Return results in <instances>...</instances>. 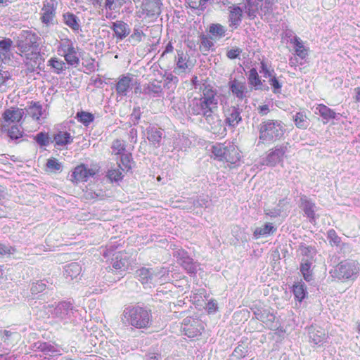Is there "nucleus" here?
Wrapping results in <instances>:
<instances>
[{
  "mask_svg": "<svg viewBox=\"0 0 360 360\" xmlns=\"http://www.w3.org/2000/svg\"><path fill=\"white\" fill-rule=\"evenodd\" d=\"M262 2L261 9L265 13H269L272 11V6L274 4V0H259Z\"/></svg>",
  "mask_w": 360,
  "mask_h": 360,
  "instance_id": "e2e57ef3",
  "label": "nucleus"
},
{
  "mask_svg": "<svg viewBox=\"0 0 360 360\" xmlns=\"http://www.w3.org/2000/svg\"><path fill=\"white\" fill-rule=\"evenodd\" d=\"M259 139L271 141L280 139L285 131V125L281 120H267L259 124Z\"/></svg>",
  "mask_w": 360,
  "mask_h": 360,
  "instance_id": "7ed1b4c3",
  "label": "nucleus"
},
{
  "mask_svg": "<svg viewBox=\"0 0 360 360\" xmlns=\"http://www.w3.org/2000/svg\"><path fill=\"white\" fill-rule=\"evenodd\" d=\"M276 229L271 223H266L262 227L256 228L253 235L257 239L262 236H266L276 231Z\"/></svg>",
  "mask_w": 360,
  "mask_h": 360,
  "instance_id": "f704fd0d",
  "label": "nucleus"
},
{
  "mask_svg": "<svg viewBox=\"0 0 360 360\" xmlns=\"http://www.w3.org/2000/svg\"><path fill=\"white\" fill-rule=\"evenodd\" d=\"M8 135L11 139H18L22 136V130L20 129V127L15 124L10 128H8Z\"/></svg>",
  "mask_w": 360,
  "mask_h": 360,
  "instance_id": "603ef678",
  "label": "nucleus"
},
{
  "mask_svg": "<svg viewBox=\"0 0 360 360\" xmlns=\"http://www.w3.org/2000/svg\"><path fill=\"white\" fill-rule=\"evenodd\" d=\"M46 167L54 171L60 170L62 168L61 163H60L56 158H50L46 162Z\"/></svg>",
  "mask_w": 360,
  "mask_h": 360,
  "instance_id": "bf43d9fd",
  "label": "nucleus"
},
{
  "mask_svg": "<svg viewBox=\"0 0 360 360\" xmlns=\"http://www.w3.org/2000/svg\"><path fill=\"white\" fill-rule=\"evenodd\" d=\"M293 293L295 298L302 302L307 293L306 287L304 283L298 282L293 285Z\"/></svg>",
  "mask_w": 360,
  "mask_h": 360,
  "instance_id": "ea45409f",
  "label": "nucleus"
},
{
  "mask_svg": "<svg viewBox=\"0 0 360 360\" xmlns=\"http://www.w3.org/2000/svg\"><path fill=\"white\" fill-rule=\"evenodd\" d=\"M309 342L316 346H321L328 339V334L321 327L311 325L308 328Z\"/></svg>",
  "mask_w": 360,
  "mask_h": 360,
  "instance_id": "ddd939ff",
  "label": "nucleus"
},
{
  "mask_svg": "<svg viewBox=\"0 0 360 360\" xmlns=\"http://www.w3.org/2000/svg\"><path fill=\"white\" fill-rule=\"evenodd\" d=\"M292 120L295 126L301 129H307L309 125V121L304 112H297L292 116Z\"/></svg>",
  "mask_w": 360,
  "mask_h": 360,
  "instance_id": "473e14b6",
  "label": "nucleus"
},
{
  "mask_svg": "<svg viewBox=\"0 0 360 360\" xmlns=\"http://www.w3.org/2000/svg\"><path fill=\"white\" fill-rule=\"evenodd\" d=\"M241 110L238 106H231L224 111L225 120L226 125L230 127H236L242 121L240 115Z\"/></svg>",
  "mask_w": 360,
  "mask_h": 360,
  "instance_id": "dca6fc26",
  "label": "nucleus"
},
{
  "mask_svg": "<svg viewBox=\"0 0 360 360\" xmlns=\"http://www.w3.org/2000/svg\"><path fill=\"white\" fill-rule=\"evenodd\" d=\"M57 2L55 0H50L44 3L41 8L40 20L46 27L55 25Z\"/></svg>",
  "mask_w": 360,
  "mask_h": 360,
  "instance_id": "1a4fd4ad",
  "label": "nucleus"
},
{
  "mask_svg": "<svg viewBox=\"0 0 360 360\" xmlns=\"http://www.w3.org/2000/svg\"><path fill=\"white\" fill-rule=\"evenodd\" d=\"M327 238L330 244L339 245L341 243V238L338 236L334 229H330L327 233Z\"/></svg>",
  "mask_w": 360,
  "mask_h": 360,
  "instance_id": "5fc2aeb1",
  "label": "nucleus"
},
{
  "mask_svg": "<svg viewBox=\"0 0 360 360\" xmlns=\"http://www.w3.org/2000/svg\"><path fill=\"white\" fill-rule=\"evenodd\" d=\"M34 139L41 147L47 146L51 142H53L49 134L43 131L37 134L34 136Z\"/></svg>",
  "mask_w": 360,
  "mask_h": 360,
  "instance_id": "79ce46f5",
  "label": "nucleus"
},
{
  "mask_svg": "<svg viewBox=\"0 0 360 360\" xmlns=\"http://www.w3.org/2000/svg\"><path fill=\"white\" fill-rule=\"evenodd\" d=\"M288 143L278 145L269 150L268 155L263 158L262 165L273 167L281 162L288 151Z\"/></svg>",
  "mask_w": 360,
  "mask_h": 360,
  "instance_id": "0eeeda50",
  "label": "nucleus"
},
{
  "mask_svg": "<svg viewBox=\"0 0 360 360\" xmlns=\"http://www.w3.org/2000/svg\"><path fill=\"white\" fill-rule=\"evenodd\" d=\"M298 251L300 255L303 257L302 260H311L314 262V257L316 255V250L312 246H308L305 244H301L299 247Z\"/></svg>",
  "mask_w": 360,
  "mask_h": 360,
  "instance_id": "72a5a7b5",
  "label": "nucleus"
},
{
  "mask_svg": "<svg viewBox=\"0 0 360 360\" xmlns=\"http://www.w3.org/2000/svg\"><path fill=\"white\" fill-rule=\"evenodd\" d=\"M229 27L233 30L237 29L241 24L243 11L238 5H231L229 6Z\"/></svg>",
  "mask_w": 360,
  "mask_h": 360,
  "instance_id": "a211bd4d",
  "label": "nucleus"
},
{
  "mask_svg": "<svg viewBox=\"0 0 360 360\" xmlns=\"http://www.w3.org/2000/svg\"><path fill=\"white\" fill-rule=\"evenodd\" d=\"M25 110L27 115L36 121H39L40 117L45 118L46 116V111L43 110L42 105L39 102L32 101Z\"/></svg>",
  "mask_w": 360,
  "mask_h": 360,
  "instance_id": "4be33fe9",
  "label": "nucleus"
},
{
  "mask_svg": "<svg viewBox=\"0 0 360 360\" xmlns=\"http://www.w3.org/2000/svg\"><path fill=\"white\" fill-rule=\"evenodd\" d=\"M62 22L75 33H79L81 31L79 18L70 11L62 14Z\"/></svg>",
  "mask_w": 360,
  "mask_h": 360,
  "instance_id": "aec40b11",
  "label": "nucleus"
},
{
  "mask_svg": "<svg viewBox=\"0 0 360 360\" xmlns=\"http://www.w3.org/2000/svg\"><path fill=\"white\" fill-rule=\"evenodd\" d=\"M166 271L164 268L149 269L142 267L136 270L135 274L143 284H146L151 283L157 277H162Z\"/></svg>",
  "mask_w": 360,
  "mask_h": 360,
  "instance_id": "9d476101",
  "label": "nucleus"
},
{
  "mask_svg": "<svg viewBox=\"0 0 360 360\" xmlns=\"http://www.w3.org/2000/svg\"><path fill=\"white\" fill-rule=\"evenodd\" d=\"M226 146L223 143L216 144L212 146V152L219 160H224Z\"/></svg>",
  "mask_w": 360,
  "mask_h": 360,
  "instance_id": "49530a36",
  "label": "nucleus"
},
{
  "mask_svg": "<svg viewBox=\"0 0 360 360\" xmlns=\"http://www.w3.org/2000/svg\"><path fill=\"white\" fill-rule=\"evenodd\" d=\"M60 51L65 61L70 65L77 66L79 63L77 57V49L74 46L72 41L70 39H62L60 44Z\"/></svg>",
  "mask_w": 360,
  "mask_h": 360,
  "instance_id": "6e6552de",
  "label": "nucleus"
},
{
  "mask_svg": "<svg viewBox=\"0 0 360 360\" xmlns=\"http://www.w3.org/2000/svg\"><path fill=\"white\" fill-rule=\"evenodd\" d=\"M359 271V264L356 261L345 260L340 262L330 271V276L335 279L345 281L355 280Z\"/></svg>",
  "mask_w": 360,
  "mask_h": 360,
  "instance_id": "20e7f679",
  "label": "nucleus"
},
{
  "mask_svg": "<svg viewBox=\"0 0 360 360\" xmlns=\"http://www.w3.org/2000/svg\"><path fill=\"white\" fill-rule=\"evenodd\" d=\"M23 115V109L16 107H11L6 109L2 115V119L4 120L3 127H8L9 125L12 123H19L22 120Z\"/></svg>",
  "mask_w": 360,
  "mask_h": 360,
  "instance_id": "f8f14e48",
  "label": "nucleus"
},
{
  "mask_svg": "<svg viewBox=\"0 0 360 360\" xmlns=\"http://www.w3.org/2000/svg\"><path fill=\"white\" fill-rule=\"evenodd\" d=\"M248 347L246 344L241 342L233 350L232 356L238 359L245 357L247 355Z\"/></svg>",
  "mask_w": 360,
  "mask_h": 360,
  "instance_id": "a18cd8bd",
  "label": "nucleus"
},
{
  "mask_svg": "<svg viewBox=\"0 0 360 360\" xmlns=\"http://www.w3.org/2000/svg\"><path fill=\"white\" fill-rule=\"evenodd\" d=\"M146 137L151 144L158 148L160 146L163 131L161 129L150 126L146 129Z\"/></svg>",
  "mask_w": 360,
  "mask_h": 360,
  "instance_id": "5701e85b",
  "label": "nucleus"
},
{
  "mask_svg": "<svg viewBox=\"0 0 360 360\" xmlns=\"http://www.w3.org/2000/svg\"><path fill=\"white\" fill-rule=\"evenodd\" d=\"M112 152L115 153V155H122L124 154L123 152L125 150L126 146L122 140L116 139L112 142Z\"/></svg>",
  "mask_w": 360,
  "mask_h": 360,
  "instance_id": "3c124183",
  "label": "nucleus"
},
{
  "mask_svg": "<svg viewBox=\"0 0 360 360\" xmlns=\"http://www.w3.org/2000/svg\"><path fill=\"white\" fill-rule=\"evenodd\" d=\"M145 34L139 28H134L133 33L130 35L129 40L135 43H139Z\"/></svg>",
  "mask_w": 360,
  "mask_h": 360,
  "instance_id": "13d9d810",
  "label": "nucleus"
},
{
  "mask_svg": "<svg viewBox=\"0 0 360 360\" xmlns=\"http://www.w3.org/2000/svg\"><path fill=\"white\" fill-rule=\"evenodd\" d=\"M248 79L249 84L252 86L255 90H269L268 86L262 84L257 70L255 68L250 70Z\"/></svg>",
  "mask_w": 360,
  "mask_h": 360,
  "instance_id": "cd10ccee",
  "label": "nucleus"
},
{
  "mask_svg": "<svg viewBox=\"0 0 360 360\" xmlns=\"http://www.w3.org/2000/svg\"><path fill=\"white\" fill-rule=\"evenodd\" d=\"M11 78V75L8 71L0 69V87L3 85H7Z\"/></svg>",
  "mask_w": 360,
  "mask_h": 360,
  "instance_id": "680f3d73",
  "label": "nucleus"
},
{
  "mask_svg": "<svg viewBox=\"0 0 360 360\" xmlns=\"http://www.w3.org/2000/svg\"><path fill=\"white\" fill-rule=\"evenodd\" d=\"M315 113L319 114L326 122L331 119H336L337 113L324 104L316 107Z\"/></svg>",
  "mask_w": 360,
  "mask_h": 360,
  "instance_id": "7c9ffc66",
  "label": "nucleus"
},
{
  "mask_svg": "<svg viewBox=\"0 0 360 360\" xmlns=\"http://www.w3.org/2000/svg\"><path fill=\"white\" fill-rule=\"evenodd\" d=\"M120 164H118V168H111L108 169L106 176L110 179L111 182H118L122 180L124 175L122 171H124Z\"/></svg>",
  "mask_w": 360,
  "mask_h": 360,
  "instance_id": "c9c22d12",
  "label": "nucleus"
},
{
  "mask_svg": "<svg viewBox=\"0 0 360 360\" xmlns=\"http://www.w3.org/2000/svg\"><path fill=\"white\" fill-rule=\"evenodd\" d=\"M1 340L9 346L13 344V338L18 336L17 333H12L10 330H4L1 331Z\"/></svg>",
  "mask_w": 360,
  "mask_h": 360,
  "instance_id": "de8ad7c7",
  "label": "nucleus"
},
{
  "mask_svg": "<svg viewBox=\"0 0 360 360\" xmlns=\"http://www.w3.org/2000/svg\"><path fill=\"white\" fill-rule=\"evenodd\" d=\"M96 174L95 169L88 168L84 165H80L75 168L71 174V180L77 183L87 181L89 177L94 176Z\"/></svg>",
  "mask_w": 360,
  "mask_h": 360,
  "instance_id": "2eb2a0df",
  "label": "nucleus"
},
{
  "mask_svg": "<svg viewBox=\"0 0 360 360\" xmlns=\"http://www.w3.org/2000/svg\"><path fill=\"white\" fill-rule=\"evenodd\" d=\"M133 79L129 75L121 76L116 84L115 89L117 96H126L128 92L132 89Z\"/></svg>",
  "mask_w": 360,
  "mask_h": 360,
  "instance_id": "6ab92c4d",
  "label": "nucleus"
},
{
  "mask_svg": "<svg viewBox=\"0 0 360 360\" xmlns=\"http://www.w3.org/2000/svg\"><path fill=\"white\" fill-rule=\"evenodd\" d=\"M218 100L217 90L210 86H205L200 98H194L189 108L191 114L205 118L213 134L222 135L226 130L222 120L216 112L218 109Z\"/></svg>",
  "mask_w": 360,
  "mask_h": 360,
  "instance_id": "f257e3e1",
  "label": "nucleus"
},
{
  "mask_svg": "<svg viewBox=\"0 0 360 360\" xmlns=\"http://www.w3.org/2000/svg\"><path fill=\"white\" fill-rule=\"evenodd\" d=\"M132 158L131 153H124L120 157V165H122V168L129 171L131 169Z\"/></svg>",
  "mask_w": 360,
  "mask_h": 360,
  "instance_id": "864d4df0",
  "label": "nucleus"
},
{
  "mask_svg": "<svg viewBox=\"0 0 360 360\" xmlns=\"http://www.w3.org/2000/svg\"><path fill=\"white\" fill-rule=\"evenodd\" d=\"M75 312L77 310L70 302H61L51 311V315L56 322L65 325L75 321L74 314Z\"/></svg>",
  "mask_w": 360,
  "mask_h": 360,
  "instance_id": "39448f33",
  "label": "nucleus"
},
{
  "mask_svg": "<svg viewBox=\"0 0 360 360\" xmlns=\"http://www.w3.org/2000/svg\"><path fill=\"white\" fill-rule=\"evenodd\" d=\"M200 323L198 321L193 323V324H191L188 327H184L183 330L186 335L188 338H195L198 335H200V328H199Z\"/></svg>",
  "mask_w": 360,
  "mask_h": 360,
  "instance_id": "a19ab883",
  "label": "nucleus"
},
{
  "mask_svg": "<svg viewBox=\"0 0 360 360\" xmlns=\"http://www.w3.org/2000/svg\"><path fill=\"white\" fill-rule=\"evenodd\" d=\"M15 249L12 246L0 243V255H11L15 252Z\"/></svg>",
  "mask_w": 360,
  "mask_h": 360,
  "instance_id": "0e129e2a",
  "label": "nucleus"
},
{
  "mask_svg": "<svg viewBox=\"0 0 360 360\" xmlns=\"http://www.w3.org/2000/svg\"><path fill=\"white\" fill-rule=\"evenodd\" d=\"M174 255L176 257L181 266L188 273L195 274L197 271L198 264L190 257L186 252L182 249L176 250Z\"/></svg>",
  "mask_w": 360,
  "mask_h": 360,
  "instance_id": "9b49d317",
  "label": "nucleus"
},
{
  "mask_svg": "<svg viewBox=\"0 0 360 360\" xmlns=\"http://www.w3.org/2000/svg\"><path fill=\"white\" fill-rule=\"evenodd\" d=\"M229 88L233 95L238 100L242 101L248 97V91L245 82H241L236 79H231L229 82Z\"/></svg>",
  "mask_w": 360,
  "mask_h": 360,
  "instance_id": "f3484780",
  "label": "nucleus"
},
{
  "mask_svg": "<svg viewBox=\"0 0 360 360\" xmlns=\"http://www.w3.org/2000/svg\"><path fill=\"white\" fill-rule=\"evenodd\" d=\"M82 271L81 266L77 262H72L65 265L63 275L66 278H70V280H72L76 278Z\"/></svg>",
  "mask_w": 360,
  "mask_h": 360,
  "instance_id": "c85d7f7f",
  "label": "nucleus"
},
{
  "mask_svg": "<svg viewBox=\"0 0 360 360\" xmlns=\"http://www.w3.org/2000/svg\"><path fill=\"white\" fill-rule=\"evenodd\" d=\"M255 318L262 322L267 328L274 330L277 326L275 324L276 316L269 309H257L254 311Z\"/></svg>",
  "mask_w": 360,
  "mask_h": 360,
  "instance_id": "4468645a",
  "label": "nucleus"
},
{
  "mask_svg": "<svg viewBox=\"0 0 360 360\" xmlns=\"http://www.w3.org/2000/svg\"><path fill=\"white\" fill-rule=\"evenodd\" d=\"M53 141L56 146H64L71 143L73 141V138L70 133L60 131L53 136Z\"/></svg>",
  "mask_w": 360,
  "mask_h": 360,
  "instance_id": "2f4dec72",
  "label": "nucleus"
},
{
  "mask_svg": "<svg viewBox=\"0 0 360 360\" xmlns=\"http://www.w3.org/2000/svg\"><path fill=\"white\" fill-rule=\"evenodd\" d=\"M143 94L153 97H161L163 95V91L161 86V82L153 80L143 85Z\"/></svg>",
  "mask_w": 360,
  "mask_h": 360,
  "instance_id": "412c9836",
  "label": "nucleus"
},
{
  "mask_svg": "<svg viewBox=\"0 0 360 360\" xmlns=\"http://www.w3.org/2000/svg\"><path fill=\"white\" fill-rule=\"evenodd\" d=\"M141 112L139 107L134 108L132 113L131 114V120L133 122L134 124L136 125L139 123V121L141 118Z\"/></svg>",
  "mask_w": 360,
  "mask_h": 360,
  "instance_id": "774afa93",
  "label": "nucleus"
},
{
  "mask_svg": "<svg viewBox=\"0 0 360 360\" xmlns=\"http://www.w3.org/2000/svg\"><path fill=\"white\" fill-rule=\"evenodd\" d=\"M314 262L311 260H302L300 265V271L306 281H310L313 279V275L311 266Z\"/></svg>",
  "mask_w": 360,
  "mask_h": 360,
  "instance_id": "e433bc0d",
  "label": "nucleus"
},
{
  "mask_svg": "<svg viewBox=\"0 0 360 360\" xmlns=\"http://www.w3.org/2000/svg\"><path fill=\"white\" fill-rule=\"evenodd\" d=\"M240 158V155L236 146L229 143V145L226 146L224 160H226L227 162L234 164L237 162Z\"/></svg>",
  "mask_w": 360,
  "mask_h": 360,
  "instance_id": "c756f323",
  "label": "nucleus"
},
{
  "mask_svg": "<svg viewBox=\"0 0 360 360\" xmlns=\"http://www.w3.org/2000/svg\"><path fill=\"white\" fill-rule=\"evenodd\" d=\"M110 28L114 31L117 39L119 40H122L128 36L131 31L129 25L121 20L113 22Z\"/></svg>",
  "mask_w": 360,
  "mask_h": 360,
  "instance_id": "393cba45",
  "label": "nucleus"
},
{
  "mask_svg": "<svg viewBox=\"0 0 360 360\" xmlns=\"http://www.w3.org/2000/svg\"><path fill=\"white\" fill-rule=\"evenodd\" d=\"M12 45L13 41L9 38H5L2 40H0V49L5 52L10 51Z\"/></svg>",
  "mask_w": 360,
  "mask_h": 360,
  "instance_id": "338daca9",
  "label": "nucleus"
},
{
  "mask_svg": "<svg viewBox=\"0 0 360 360\" xmlns=\"http://www.w3.org/2000/svg\"><path fill=\"white\" fill-rule=\"evenodd\" d=\"M209 32L215 37H223L226 34V29L221 24H212L210 26Z\"/></svg>",
  "mask_w": 360,
  "mask_h": 360,
  "instance_id": "37998d69",
  "label": "nucleus"
},
{
  "mask_svg": "<svg viewBox=\"0 0 360 360\" xmlns=\"http://www.w3.org/2000/svg\"><path fill=\"white\" fill-rule=\"evenodd\" d=\"M259 72L263 74V77L265 78H269L275 74L274 70H269L266 63L264 61L261 62V69L259 70Z\"/></svg>",
  "mask_w": 360,
  "mask_h": 360,
  "instance_id": "052dcab7",
  "label": "nucleus"
},
{
  "mask_svg": "<svg viewBox=\"0 0 360 360\" xmlns=\"http://www.w3.org/2000/svg\"><path fill=\"white\" fill-rule=\"evenodd\" d=\"M292 42L295 45V53L300 58L304 59L307 56V50L304 47L302 41L300 39L295 36L293 39H292Z\"/></svg>",
  "mask_w": 360,
  "mask_h": 360,
  "instance_id": "4c0bfd02",
  "label": "nucleus"
},
{
  "mask_svg": "<svg viewBox=\"0 0 360 360\" xmlns=\"http://www.w3.org/2000/svg\"><path fill=\"white\" fill-rule=\"evenodd\" d=\"M39 36L31 30H22L17 37L16 46L22 53H26L39 46Z\"/></svg>",
  "mask_w": 360,
  "mask_h": 360,
  "instance_id": "423d86ee",
  "label": "nucleus"
},
{
  "mask_svg": "<svg viewBox=\"0 0 360 360\" xmlns=\"http://www.w3.org/2000/svg\"><path fill=\"white\" fill-rule=\"evenodd\" d=\"M129 264L126 253L117 252L111 260V265L113 269L117 271H125Z\"/></svg>",
  "mask_w": 360,
  "mask_h": 360,
  "instance_id": "b1692460",
  "label": "nucleus"
},
{
  "mask_svg": "<svg viewBox=\"0 0 360 360\" xmlns=\"http://www.w3.org/2000/svg\"><path fill=\"white\" fill-rule=\"evenodd\" d=\"M214 46V43L211 38H208L206 36H202L200 39V51L205 54L210 49Z\"/></svg>",
  "mask_w": 360,
  "mask_h": 360,
  "instance_id": "8fccbe9b",
  "label": "nucleus"
},
{
  "mask_svg": "<svg viewBox=\"0 0 360 360\" xmlns=\"http://www.w3.org/2000/svg\"><path fill=\"white\" fill-rule=\"evenodd\" d=\"M269 84L273 88V92L274 94H280L281 91L282 84L276 77L275 74L269 77Z\"/></svg>",
  "mask_w": 360,
  "mask_h": 360,
  "instance_id": "6e6d98bb",
  "label": "nucleus"
},
{
  "mask_svg": "<svg viewBox=\"0 0 360 360\" xmlns=\"http://www.w3.org/2000/svg\"><path fill=\"white\" fill-rule=\"evenodd\" d=\"M187 68L188 65L186 62V58H184L183 53L178 54L176 68L174 69V72L176 74H180L181 72H184Z\"/></svg>",
  "mask_w": 360,
  "mask_h": 360,
  "instance_id": "09e8293b",
  "label": "nucleus"
},
{
  "mask_svg": "<svg viewBox=\"0 0 360 360\" xmlns=\"http://www.w3.org/2000/svg\"><path fill=\"white\" fill-rule=\"evenodd\" d=\"M48 65L51 66L53 69V72L58 75L62 73L66 68L65 63L57 58H51L48 61Z\"/></svg>",
  "mask_w": 360,
  "mask_h": 360,
  "instance_id": "58836bf2",
  "label": "nucleus"
},
{
  "mask_svg": "<svg viewBox=\"0 0 360 360\" xmlns=\"http://www.w3.org/2000/svg\"><path fill=\"white\" fill-rule=\"evenodd\" d=\"M193 204L196 207H207L210 205V200L207 197L200 196L194 200Z\"/></svg>",
  "mask_w": 360,
  "mask_h": 360,
  "instance_id": "69168bd1",
  "label": "nucleus"
},
{
  "mask_svg": "<svg viewBox=\"0 0 360 360\" xmlns=\"http://www.w3.org/2000/svg\"><path fill=\"white\" fill-rule=\"evenodd\" d=\"M301 208L304 211L305 215L309 219L310 221L315 219L316 205L315 204L306 196H302L300 198Z\"/></svg>",
  "mask_w": 360,
  "mask_h": 360,
  "instance_id": "bb28decb",
  "label": "nucleus"
},
{
  "mask_svg": "<svg viewBox=\"0 0 360 360\" xmlns=\"http://www.w3.org/2000/svg\"><path fill=\"white\" fill-rule=\"evenodd\" d=\"M46 285L42 281H38L36 283H33L31 287V292L33 295L42 292L45 290Z\"/></svg>",
  "mask_w": 360,
  "mask_h": 360,
  "instance_id": "4d7b16f0",
  "label": "nucleus"
},
{
  "mask_svg": "<svg viewBox=\"0 0 360 360\" xmlns=\"http://www.w3.org/2000/svg\"><path fill=\"white\" fill-rule=\"evenodd\" d=\"M122 321L126 326L136 329H147L153 323L151 310L147 307L131 306L126 307L122 313Z\"/></svg>",
  "mask_w": 360,
  "mask_h": 360,
  "instance_id": "f03ea898",
  "label": "nucleus"
},
{
  "mask_svg": "<svg viewBox=\"0 0 360 360\" xmlns=\"http://www.w3.org/2000/svg\"><path fill=\"white\" fill-rule=\"evenodd\" d=\"M161 5L162 4L160 0H146V1L143 4L142 8L148 16L153 17L160 14Z\"/></svg>",
  "mask_w": 360,
  "mask_h": 360,
  "instance_id": "a878e982",
  "label": "nucleus"
},
{
  "mask_svg": "<svg viewBox=\"0 0 360 360\" xmlns=\"http://www.w3.org/2000/svg\"><path fill=\"white\" fill-rule=\"evenodd\" d=\"M77 120L85 126H88L91 122L94 121V116L93 114L88 112H78L77 113Z\"/></svg>",
  "mask_w": 360,
  "mask_h": 360,
  "instance_id": "c03bdc74",
  "label": "nucleus"
}]
</instances>
